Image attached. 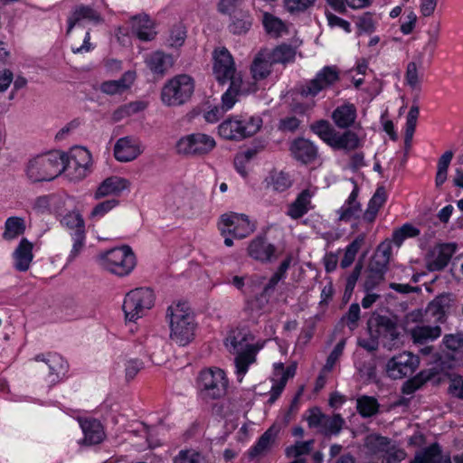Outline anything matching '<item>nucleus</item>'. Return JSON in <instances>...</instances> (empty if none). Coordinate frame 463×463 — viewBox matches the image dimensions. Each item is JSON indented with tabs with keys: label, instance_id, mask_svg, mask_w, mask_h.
<instances>
[{
	"label": "nucleus",
	"instance_id": "f257e3e1",
	"mask_svg": "<svg viewBox=\"0 0 463 463\" xmlns=\"http://www.w3.org/2000/svg\"><path fill=\"white\" fill-rule=\"evenodd\" d=\"M169 338L178 346H186L195 339L198 323L190 305L182 300L173 302L166 309Z\"/></svg>",
	"mask_w": 463,
	"mask_h": 463
},
{
	"label": "nucleus",
	"instance_id": "f03ea898",
	"mask_svg": "<svg viewBox=\"0 0 463 463\" xmlns=\"http://www.w3.org/2000/svg\"><path fill=\"white\" fill-rule=\"evenodd\" d=\"M362 454L367 463H399L406 458L395 441L378 434L365 438Z\"/></svg>",
	"mask_w": 463,
	"mask_h": 463
},
{
	"label": "nucleus",
	"instance_id": "7ed1b4c3",
	"mask_svg": "<svg viewBox=\"0 0 463 463\" xmlns=\"http://www.w3.org/2000/svg\"><path fill=\"white\" fill-rule=\"evenodd\" d=\"M65 153L51 151L31 158L26 165V175L32 182L51 181L64 171Z\"/></svg>",
	"mask_w": 463,
	"mask_h": 463
},
{
	"label": "nucleus",
	"instance_id": "20e7f679",
	"mask_svg": "<svg viewBox=\"0 0 463 463\" xmlns=\"http://www.w3.org/2000/svg\"><path fill=\"white\" fill-rule=\"evenodd\" d=\"M311 130L335 150L353 151L364 144V137L359 132L346 130L340 133L326 120L312 124Z\"/></svg>",
	"mask_w": 463,
	"mask_h": 463
},
{
	"label": "nucleus",
	"instance_id": "39448f33",
	"mask_svg": "<svg viewBox=\"0 0 463 463\" xmlns=\"http://www.w3.org/2000/svg\"><path fill=\"white\" fill-rule=\"evenodd\" d=\"M262 127L258 116L234 115L218 126V135L226 140L241 141L254 136Z\"/></svg>",
	"mask_w": 463,
	"mask_h": 463
},
{
	"label": "nucleus",
	"instance_id": "423d86ee",
	"mask_svg": "<svg viewBox=\"0 0 463 463\" xmlns=\"http://www.w3.org/2000/svg\"><path fill=\"white\" fill-rule=\"evenodd\" d=\"M97 261L103 269L118 277L129 275L137 264L132 249L126 245L101 252Z\"/></svg>",
	"mask_w": 463,
	"mask_h": 463
},
{
	"label": "nucleus",
	"instance_id": "0eeeda50",
	"mask_svg": "<svg viewBox=\"0 0 463 463\" xmlns=\"http://www.w3.org/2000/svg\"><path fill=\"white\" fill-rule=\"evenodd\" d=\"M156 295L149 288H137L128 292L124 298L122 309L125 320L137 322L153 308Z\"/></svg>",
	"mask_w": 463,
	"mask_h": 463
},
{
	"label": "nucleus",
	"instance_id": "6e6552de",
	"mask_svg": "<svg viewBox=\"0 0 463 463\" xmlns=\"http://www.w3.org/2000/svg\"><path fill=\"white\" fill-rule=\"evenodd\" d=\"M194 91V81L187 74H179L164 85L161 90V100L168 107H177L187 102Z\"/></svg>",
	"mask_w": 463,
	"mask_h": 463
},
{
	"label": "nucleus",
	"instance_id": "1a4fd4ad",
	"mask_svg": "<svg viewBox=\"0 0 463 463\" xmlns=\"http://www.w3.org/2000/svg\"><path fill=\"white\" fill-rule=\"evenodd\" d=\"M229 387L226 373L218 367L203 370L198 377V388L205 400H217L225 396Z\"/></svg>",
	"mask_w": 463,
	"mask_h": 463
},
{
	"label": "nucleus",
	"instance_id": "9d476101",
	"mask_svg": "<svg viewBox=\"0 0 463 463\" xmlns=\"http://www.w3.org/2000/svg\"><path fill=\"white\" fill-rule=\"evenodd\" d=\"M92 164L91 154L87 148L74 146L65 154L63 172L71 180L80 181L91 172Z\"/></svg>",
	"mask_w": 463,
	"mask_h": 463
},
{
	"label": "nucleus",
	"instance_id": "9b49d317",
	"mask_svg": "<svg viewBox=\"0 0 463 463\" xmlns=\"http://www.w3.org/2000/svg\"><path fill=\"white\" fill-rule=\"evenodd\" d=\"M215 146V139L212 136L201 132L182 137L175 146L178 154L194 156L207 155Z\"/></svg>",
	"mask_w": 463,
	"mask_h": 463
},
{
	"label": "nucleus",
	"instance_id": "f8f14e48",
	"mask_svg": "<svg viewBox=\"0 0 463 463\" xmlns=\"http://www.w3.org/2000/svg\"><path fill=\"white\" fill-rule=\"evenodd\" d=\"M213 74L220 84L242 80L232 53L225 47H218L213 52Z\"/></svg>",
	"mask_w": 463,
	"mask_h": 463
},
{
	"label": "nucleus",
	"instance_id": "ddd939ff",
	"mask_svg": "<svg viewBox=\"0 0 463 463\" xmlns=\"http://www.w3.org/2000/svg\"><path fill=\"white\" fill-rule=\"evenodd\" d=\"M218 228L222 235L231 234L242 239L253 232L255 225L245 214L229 213L221 216Z\"/></svg>",
	"mask_w": 463,
	"mask_h": 463
},
{
	"label": "nucleus",
	"instance_id": "4468645a",
	"mask_svg": "<svg viewBox=\"0 0 463 463\" xmlns=\"http://www.w3.org/2000/svg\"><path fill=\"white\" fill-rule=\"evenodd\" d=\"M35 362L44 363L48 368L45 380L54 385L63 381L69 372L68 362L57 353L39 354L34 356Z\"/></svg>",
	"mask_w": 463,
	"mask_h": 463
},
{
	"label": "nucleus",
	"instance_id": "2eb2a0df",
	"mask_svg": "<svg viewBox=\"0 0 463 463\" xmlns=\"http://www.w3.org/2000/svg\"><path fill=\"white\" fill-rule=\"evenodd\" d=\"M419 358L410 352H403L390 359L386 373L392 379H402L411 375L419 365Z\"/></svg>",
	"mask_w": 463,
	"mask_h": 463
},
{
	"label": "nucleus",
	"instance_id": "dca6fc26",
	"mask_svg": "<svg viewBox=\"0 0 463 463\" xmlns=\"http://www.w3.org/2000/svg\"><path fill=\"white\" fill-rule=\"evenodd\" d=\"M338 80V71L335 67L326 66L323 68L317 76L306 83L300 90L302 96L315 97L320 91L330 87Z\"/></svg>",
	"mask_w": 463,
	"mask_h": 463
},
{
	"label": "nucleus",
	"instance_id": "f3484780",
	"mask_svg": "<svg viewBox=\"0 0 463 463\" xmlns=\"http://www.w3.org/2000/svg\"><path fill=\"white\" fill-rule=\"evenodd\" d=\"M143 152L140 141L133 137L118 138L114 145V156L116 160L127 163L137 158Z\"/></svg>",
	"mask_w": 463,
	"mask_h": 463
},
{
	"label": "nucleus",
	"instance_id": "a211bd4d",
	"mask_svg": "<svg viewBox=\"0 0 463 463\" xmlns=\"http://www.w3.org/2000/svg\"><path fill=\"white\" fill-rule=\"evenodd\" d=\"M258 88L250 82H244L242 80H233L230 81L229 89L222 96V109L223 111H228L238 101L239 95L249 94L255 92Z\"/></svg>",
	"mask_w": 463,
	"mask_h": 463
},
{
	"label": "nucleus",
	"instance_id": "6ab92c4d",
	"mask_svg": "<svg viewBox=\"0 0 463 463\" xmlns=\"http://www.w3.org/2000/svg\"><path fill=\"white\" fill-rule=\"evenodd\" d=\"M297 371V364H292L287 368L282 363L274 364V383L269 392V402L273 403L284 390L288 379L292 378Z\"/></svg>",
	"mask_w": 463,
	"mask_h": 463
},
{
	"label": "nucleus",
	"instance_id": "aec40b11",
	"mask_svg": "<svg viewBox=\"0 0 463 463\" xmlns=\"http://www.w3.org/2000/svg\"><path fill=\"white\" fill-rule=\"evenodd\" d=\"M359 188L354 183V187L344 204L337 210L338 221L348 222L356 220L362 214V205L358 201Z\"/></svg>",
	"mask_w": 463,
	"mask_h": 463
},
{
	"label": "nucleus",
	"instance_id": "412c9836",
	"mask_svg": "<svg viewBox=\"0 0 463 463\" xmlns=\"http://www.w3.org/2000/svg\"><path fill=\"white\" fill-rule=\"evenodd\" d=\"M452 304L449 295L444 294L434 298L425 309V320L442 323Z\"/></svg>",
	"mask_w": 463,
	"mask_h": 463
},
{
	"label": "nucleus",
	"instance_id": "4be33fe9",
	"mask_svg": "<svg viewBox=\"0 0 463 463\" xmlns=\"http://www.w3.org/2000/svg\"><path fill=\"white\" fill-rule=\"evenodd\" d=\"M273 64L269 56V49L260 50L256 54L250 65V74L256 87L259 80L266 79L270 74Z\"/></svg>",
	"mask_w": 463,
	"mask_h": 463
},
{
	"label": "nucleus",
	"instance_id": "5701e85b",
	"mask_svg": "<svg viewBox=\"0 0 463 463\" xmlns=\"http://www.w3.org/2000/svg\"><path fill=\"white\" fill-rule=\"evenodd\" d=\"M289 151L296 160L303 164L312 163L317 157V146L305 138L295 139L290 144Z\"/></svg>",
	"mask_w": 463,
	"mask_h": 463
},
{
	"label": "nucleus",
	"instance_id": "b1692460",
	"mask_svg": "<svg viewBox=\"0 0 463 463\" xmlns=\"http://www.w3.org/2000/svg\"><path fill=\"white\" fill-rule=\"evenodd\" d=\"M33 244L27 239L20 241L13 252L14 267L16 270L24 272L29 269L33 260Z\"/></svg>",
	"mask_w": 463,
	"mask_h": 463
},
{
	"label": "nucleus",
	"instance_id": "393cba45",
	"mask_svg": "<svg viewBox=\"0 0 463 463\" xmlns=\"http://www.w3.org/2000/svg\"><path fill=\"white\" fill-rule=\"evenodd\" d=\"M129 182L120 176H110L106 178L97 188L94 197L100 199L106 196L119 195L123 191L128 189Z\"/></svg>",
	"mask_w": 463,
	"mask_h": 463
},
{
	"label": "nucleus",
	"instance_id": "a878e982",
	"mask_svg": "<svg viewBox=\"0 0 463 463\" xmlns=\"http://www.w3.org/2000/svg\"><path fill=\"white\" fill-rule=\"evenodd\" d=\"M100 15L93 9L87 6H79L75 8L68 18V30L70 33L71 29L76 26H84L86 24H97L101 22Z\"/></svg>",
	"mask_w": 463,
	"mask_h": 463
},
{
	"label": "nucleus",
	"instance_id": "bb28decb",
	"mask_svg": "<svg viewBox=\"0 0 463 463\" xmlns=\"http://www.w3.org/2000/svg\"><path fill=\"white\" fill-rule=\"evenodd\" d=\"M131 31L141 41H152L156 35L155 23L146 14H139L131 19Z\"/></svg>",
	"mask_w": 463,
	"mask_h": 463
},
{
	"label": "nucleus",
	"instance_id": "cd10ccee",
	"mask_svg": "<svg viewBox=\"0 0 463 463\" xmlns=\"http://www.w3.org/2000/svg\"><path fill=\"white\" fill-rule=\"evenodd\" d=\"M274 252L275 247L261 237L252 240L248 247L249 255L252 259L261 262L270 260Z\"/></svg>",
	"mask_w": 463,
	"mask_h": 463
},
{
	"label": "nucleus",
	"instance_id": "c85d7f7f",
	"mask_svg": "<svg viewBox=\"0 0 463 463\" xmlns=\"http://www.w3.org/2000/svg\"><path fill=\"white\" fill-rule=\"evenodd\" d=\"M455 250L456 247L451 243L437 246L432 251L431 260L429 261V269L430 270L442 269L447 266Z\"/></svg>",
	"mask_w": 463,
	"mask_h": 463
},
{
	"label": "nucleus",
	"instance_id": "c756f323",
	"mask_svg": "<svg viewBox=\"0 0 463 463\" xmlns=\"http://www.w3.org/2000/svg\"><path fill=\"white\" fill-rule=\"evenodd\" d=\"M135 79V72L128 71L119 80L104 81L100 85V90L108 95L121 94L132 86Z\"/></svg>",
	"mask_w": 463,
	"mask_h": 463
},
{
	"label": "nucleus",
	"instance_id": "7c9ffc66",
	"mask_svg": "<svg viewBox=\"0 0 463 463\" xmlns=\"http://www.w3.org/2000/svg\"><path fill=\"white\" fill-rule=\"evenodd\" d=\"M314 195V192L309 189L302 191L296 200L289 204L287 211L288 216L293 220H297L305 215L310 209L311 198Z\"/></svg>",
	"mask_w": 463,
	"mask_h": 463
},
{
	"label": "nucleus",
	"instance_id": "2f4dec72",
	"mask_svg": "<svg viewBox=\"0 0 463 463\" xmlns=\"http://www.w3.org/2000/svg\"><path fill=\"white\" fill-rule=\"evenodd\" d=\"M332 119L339 128H348L356 119V109L349 103L338 106L332 113Z\"/></svg>",
	"mask_w": 463,
	"mask_h": 463
},
{
	"label": "nucleus",
	"instance_id": "473e14b6",
	"mask_svg": "<svg viewBox=\"0 0 463 463\" xmlns=\"http://www.w3.org/2000/svg\"><path fill=\"white\" fill-rule=\"evenodd\" d=\"M84 434V442L88 445L99 444L104 439L102 425L96 420H84L80 421Z\"/></svg>",
	"mask_w": 463,
	"mask_h": 463
},
{
	"label": "nucleus",
	"instance_id": "72a5a7b5",
	"mask_svg": "<svg viewBox=\"0 0 463 463\" xmlns=\"http://www.w3.org/2000/svg\"><path fill=\"white\" fill-rule=\"evenodd\" d=\"M411 463H451L450 457L442 455L438 445L434 444L416 453Z\"/></svg>",
	"mask_w": 463,
	"mask_h": 463
},
{
	"label": "nucleus",
	"instance_id": "f704fd0d",
	"mask_svg": "<svg viewBox=\"0 0 463 463\" xmlns=\"http://www.w3.org/2000/svg\"><path fill=\"white\" fill-rule=\"evenodd\" d=\"M147 67L156 74L163 75L174 64V59L161 52L150 54L146 60Z\"/></svg>",
	"mask_w": 463,
	"mask_h": 463
},
{
	"label": "nucleus",
	"instance_id": "c9c22d12",
	"mask_svg": "<svg viewBox=\"0 0 463 463\" xmlns=\"http://www.w3.org/2000/svg\"><path fill=\"white\" fill-rule=\"evenodd\" d=\"M279 431V428L276 425H272L269 428L259 439L258 442L251 449V453L254 456L264 453L269 450L275 442V439Z\"/></svg>",
	"mask_w": 463,
	"mask_h": 463
},
{
	"label": "nucleus",
	"instance_id": "e433bc0d",
	"mask_svg": "<svg viewBox=\"0 0 463 463\" xmlns=\"http://www.w3.org/2000/svg\"><path fill=\"white\" fill-rule=\"evenodd\" d=\"M262 24L266 33L273 37H279L287 33L286 24L280 18L272 14H263Z\"/></svg>",
	"mask_w": 463,
	"mask_h": 463
},
{
	"label": "nucleus",
	"instance_id": "4c0bfd02",
	"mask_svg": "<svg viewBox=\"0 0 463 463\" xmlns=\"http://www.w3.org/2000/svg\"><path fill=\"white\" fill-rule=\"evenodd\" d=\"M441 329L439 326H417L411 330V336L416 343H426L439 337Z\"/></svg>",
	"mask_w": 463,
	"mask_h": 463
},
{
	"label": "nucleus",
	"instance_id": "58836bf2",
	"mask_svg": "<svg viewBox=\"0 0 463 463\" xmlns=\"http://www.w3.org/2000/svg\"><path fill=\"white\" fill-rule=\"evenodd\" d=\"M422 72L420 71V63L410 61L407 64L404 75V82L412 90L420 91L421 88Z\"/></svg>",
	"mask_w": 463,
	"mask_h": 463
},
{
	"label": "nucleus",
	"instance_id": "ea45409f",
	"mask_svg": "<svg viewBox=\"0 0 463 463\" xmlns=\"http://www.w3.org/2000/svg\"><path fill=\"white\" fill-rule=\"evenodd\" d=\"M256 362L253 354H247L244 351L237 354L234 358L235 370L237 381L241 383L245 374L249 371V367Z\"/></svg>",
	"mask_w": 463,
	"mask_h": 463
},
{
	"label": "nucleus",
	"instance_id": "a19ab883",
	"mask_svg": "<svg viewBox=\"0 0 463 463\" xmlns=\"http://www.w3.org/2000/svg\"><path fill=\"white\" fill-rule=\"evenodd\" d=\"M25 230L24 220L21 217L13 216L6 219L3 237L5 240H14L21 235Z\"/></svg>",
	"mask_w": 463,
	"mask_h": 463
},
{
	"label": "nucleus",
	"instance_id": "79ce46f5",
	"mask_svg": "<svg viewBox=\"0 0 463 463\" xmlns=\"http://www.w3.org/2000/svg\"><path fill=\"white\" fill-rule=\"evenodd\" d=\"M267 187L277 192H283L291 186L289 176L283 172H273L265 179Z\"/></svg>",
	"mask_w": 463,
	"mask_h": 463
},
{
	"label": "nucleus",
	"instance_id": "37998d69",
	"mask_svg": "<svg viewBox=\"0 0 463 463\" xmlns=\"http://www.w3.org/2000/svg\"><path fill=\"white\" fill-rule=\"evenodd\" d=\"M297 52L294 48L288 45H279L273 50H269V56L275 63H288L295 60Z\"/></svg>",
	"mask_w": 463,
	"mask_h": 463
},
{
	"label": "nucleus",
	"instance_id": "c03bdc74",
	"mask_svg": "<svg viewBox=\"0 0 463 463\" xmlns=\"http://www.w3.org/2000/svg\"><path fill=\"white\" fill-rule=\"evenodd\" d=\"M262 279L263 278L261 277L247 279L245 277L234 276L230 283L245 295L250 296L254 293V288L262 283Z\"/></svg>",
	"mask_w": 463,
	"mask_h": 463
},
{
	"label": "nucleus",
	"instance_id": "a18cd8bd",
	"mask_svg": "<svg viewBox=\"0 0 463 463\" xmlns=\"http://www.w3.org/2000/svg\"><path fill=\"white\" fill-rule=\"evenodd\" d=\"M385 202V194L383 189H378L369 201L368 206L364 213V219L367 222H373Z\"/></svg>",
	"mask_w": 463,
	"mask_h": 463
},
{
	"label": "nucleus",
	"instance_id": "49530a36",
	"mask_svg": "<svg viewBox=\"0 0 463 463\" xmlns=\"http://www.w3.org/2000/svg\"><path fill=\"white\" fill-rule=\"evenodd\" d=\"M246 340V334L237 330L230 333V335L225 339L224 344L230 353L239 354L245 349L246 345L244 343Z\"/></svg>",
	"mask_w": 463,
	"mask_h": 463
},
{
	"label": "nucleus",
	"instance_id": "de8ad7c7",
	"mask_svg": "<svg viewBox=\"0 0 463 463\" xmlns=\"http://www.w3.org/2000/svg\"><path fill=\"white\" fill-rule=\"evenodd\" d=\"M61 223L71 231V234L85 232L84 220L78 212H71L67 213L62 218Z\"/></svg>",
	"mask_w": 463,
	"mask_h": 463
},
{
	"label": "nucleus",
	"instance_id": "09e8293b",
	"mask_svg": "<svg viewBox=\"0 0 463 463\" xmlns=\"http://www.w3.org/2000/svg\"><path fill=\"white\" fill-rule=\"evenodd\" d=\"M378 326L377 333L379 336L394 339L398 335L396 325L386 317H379L375 319Z\"/></svg>",
	"mask_w": 463,
	"mask_h": 463
},
{
	"label": "nucleus",
	"instance_id": "8fccbe9b",
	"mask_svg": "<svg viewBox=\"0 0 463 463\" xmlns=\"http://www.w3.org/2000/svg\"><path fill=\"white\" fill-rule=\"evenodd\" d=\"M379 404L376 399L363 396L357 400V410L363 417H370L378 411Z\"/></svg>",
	"mask_w": 463,
	"mask_h": 463
},
{
	"label": "nucleus",
	"instance_id": "3c124183",
	"mask_svg": "<svg viewBox=\"0 0 463 463\" xmlns=\"http://www.w3.org/2000/svg\"><path fill=\"white\" fill-rule=\"evenodd\" d=\"M363 237H357L345 248V255L340 263L343 269H345L352 265L356 257L357 252L359 251L363 244Z\"/></svg>",
	"mask_w": 463,
	"mask_h": 463
},
{
	"label": "nucleus",
	"instance_id": "603ef678",
	"mask_svg": "<svg viewBox=\"0 0 463 463\" xmlns=\"http://www.w3.org/2000/svg\"><path fill=\"white\" fill-rule=\"evenodd\" d=\"M419 113V107L416 105L411 106L408 112L405 125V141L407 143L411 142L412 139L417 125Z\"/></svg>",
	"mask_w": 463,
	"mask_h": 463
},
{
	"label": "nucleus",
	"instance_id": "864d4df0",
	"mask_svg": "<svg viewBox=\"0 0 463 463\" xmlns=\"http://www.w3.org/2000/svg\"><path fill=\"white\" fill-rule=\"evenodd\" d=\"M252 24V18L250 14L243 13L241 18H235L231 24V31L236 34L245 33L250 30Z\"/></svg>",
	"mask_w": 463,
	"mask_h": 463
},
{
	"label": "nucleus",
	"instance_id": "5fc2aeb1",
	"mask_svg": "<svg viewBox=\"0 0 463 463\" xmlns=\"http://www.w3.org/2000/svg\"><path fill=\"white\" fill-rule=\"evenodd\" d=\"M420 233L419 230L411 224H404L393 232V241L400 246L406 238L415 237Z\"/></svg>",
	"mask_w": 463,
	"mask_h": 463
},
{
	"label": "nucleus",
	"instance_id": "6e6d98bb",
	"mask_svg": "<svg viewBox=\"0 0 463 463\" xmlns=\"http://www.w3.org/2000/svg\"><path fill=\"white\" fill-rule=\"evenodd\" d=\"M118 204V201L115 199L107 200L98 203L90 212L91 219H100Z\"/></svg>",
	"mask_w": 463,
	"mask_h": 463
},
{
	"label": "nucleus",
	"instance_id": "4d7b16f0",
	"mask_svg": "<svg viewBox=\"0 0 463 463\" xmlns=\"http://www.w3.org/2000/svg\"><path fill=\"white\" fill-rule=\"evenodd\" d=\"M72 237V248L71 250V252L68 256V261L71 262L73 261L83 250L85 247V240L86 235L85 232L80 233H71Z\"/></svg>",
	"mask_w": 463,
	"mask_h": 463
},
{
	"label": "nucleus",
	"instance_id": "13d9d810",
	"mask_svg": "<svg viewBox=\"0 0 463 463\" xmlns=\"http://www.w3.org/2000/svg\"><path fill=\"white\" fill-rule=\"evenodd\" d=\"M344 420L339 415L326 416L321 432L325 434H336L342 429Z\"/></svg>",
	"mask_w": 463,
	"mask_h": 463
},
{
	"label": "nucleus",
	"instance_id": "bf43d9fd",
	"mask_svg": "<svg viewBox=\"0 0 463 463\" xmlns=\"http://www.w3.org/2000/svg\"><path fill=\"white\" fill-rule=\"evenodd\" d=\"M57 201L54 195H43L35 199L33 210L40 213H49L52 210V205Z\"/></svg>",
	"mask_w": 463,
	"mask_h": 463
},
{
	"label": "nucleus",
	"instance_id": "052dcab7",
	"mask_svg": "<svg viewBox=\"0 0 463 463\" xmlns=\"http://www.w3.org/2000/svg\"><path fill=\"white\" fill-rule=\"evenodd\" d=\"M312 444V440L297 442L295 445L287 448L286 454L289 458H298L306 455L311 450Z\"/></svg>",
	"mask_w": 463,
	"mask_h": 463
},
{
	"label": "nucleus",
	"instance_id": "680f3d73",
	"mask_svg": "<svg viewBox=\"0 0 463 463\" xmlns=\"http://www.w3.org/2000/svg\"><path fill=\"white\" fill-rule=\"evenodd\" d=\"M202 456L194 449H184L173 458V463H200Z\"/></svg>",
	"mask_w": 463,
	"mask_h": 463
},
{
	"label": "nucleus",
	"instance_id": "e2e57ef3",
	"mask_svg": "<svg viewBox=\"0 0 463 463\" xmlns=\"http://www.w3.org/2000/svg\"><path fill=\"white\" fill-rule=\"evenodd\" d=\"M444 345L453 352L463 348V331L455 334H449L443 337Z\"/></svg>",
	"mask_w": 463,
	"mask_h": 463
},
{
	"label": "nucleus",
	"instance_id": "0e129e2a",
	"mask_svg": "<svg viewBox=\"0 0 463 463\" xmlns=\"http://www.w3.org/2000/svg\"><path fill=\"white\" fill-rule=\"evenodd\" d=\"M325 419L326 415H324L317 408L311 409L307 416L308 426L320 432L322 430Z\"/></svg>",
	"mask_w": 463,
	"mask_h": 463
},
{
	"label": "nucleus",
	"instance_id": "69168bd1",
	"mask_svg": "<svg viewBox=\"0 0 463 463\" xmlns=\"http://www.w3.org/2000/svg\"><path fill=\"white\" fill-rule=\"evenodd\" d=\"M384 271L369 269L368 276L364 282L365 291H370L379 285L384 279Z\"/></svg>",
	"mask_w": 463,
	"mask_h": 463
},
{
	"label": "nucleus",
	"instance_id": "338daca9",
	"mask_svg": "<svg viewBox=\"0 0 463 463\" xmlns=\"http://www.w3.org/2000/svg\"><path fill=\"white\" fill-rule=\"evenodd\" d=\"M376 20L371 14H364L357 22V26L362 33H372L374 31Z\"/></svg>",
	"mask_w": 463,
	"mask_h": 463
},
{
	"label": "nucleus",
	"instance_id": "774afa93",
	"mask_svg": "<svg viewBox=\"0 0 463 463\" xmlns=\"http://www.w3.org/2000/svg\"><path fill=\"white\" fill-rule=\"evenodd\" d=\"M449 392L456 397L463 398V375H454L450 378Z\"/></svg>",
	"mask_w": 463,
	"mask_h": 463
}]
</instances>
